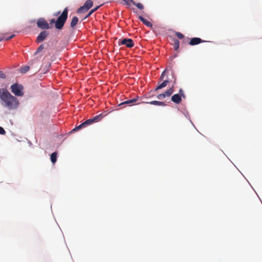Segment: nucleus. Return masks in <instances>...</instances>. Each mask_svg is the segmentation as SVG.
I'll use <instances>...</instances> for the list:
<instances>
[{
    "label": "nucleus",
    "mask_w": 262,
    "mask_h": 262,
    "mask_svg": "<svg viewBox=\"0 0 262 262\" xmlns=\"http://www.w3.org/2000/svg\"><path fill=\"white\" fill-rule=\"evenodd\" d=\"M100 6H97L96 7V8L92 9L89 13L88 14H87V15L86 16L85 18H87V17H89V16H90L94 12H95L99 8Z\"/></svg>",
    "instance_id": "nucleus-21"
},
{
    "label": "nucleus",
    "mask_w": 262,
    "mask_h": 262,
    "mask_svg": "<svg viewBox=\"0 0 262 262\" xmlns=\"http://www.w3.org/2000/svg\"><path fill=\"white\" fill-rule=\"evenodd\" d=\"M6 34H3L2 36H0V41L4 40H10V39H12V38H13L14 37L15 35L12 34L9 37H6Z\"/></svg>",
    "instance_id": "nucleus-18"
},
{
    "label": "nucleus",
    "mask_w": 262,
    "mask_h": 262,
    "mask_svg": "<svg viewBox=\"0 0 262 262\" xmlns=\"http://www.w3.org/2000/svg\"><path fill=\"white\" fill-rule=\"evenodd\" d=\"M206 41L201 39L200 38L194 37L190 39L189 44L191 46H194L198 45L202 42H204Z\"/></svg>",
    "instance_id": "nucleus-9"
},
{
    "label": "nucleus",
    "mask_w": 262,
    "mask_h": 262,
    "mask_svg": "<svg viewBox=\"0 0 262 262\" xmlns=\"http://www.w3.org/2000/svg\"><path fill=\"white\" fill-rule=\"evenodd\" d=\"M171 101L173 102L179 104L181 103L182 101V97H181L180 95L177 94H174L171 97Z\"/></svg>",
    "instance_id": "nucleus-10"
},
{
    "label": "nucleus",
    "mask_w": 262,
    "mask_h": 262,
    "mask_svg": "<svg viewBox=\"0 0 262 262\" xmlns=\"http://www.w3.org/2000/svg\"><path fill=\"white\" fill-rule=\"evenodd\" d=\"M138 101V98H133L132 99H129L128 100H126L122 103H121L120 105L122 104H129L130 106L132 105L133 104L136 103Z\"/></svg>",
    "instance_id": "nucleus-12"
},
{
    "label": "nucleus",
    "mask_w": 262,
    "mask_h": 262,
    "mask_svg": "<svg viewBox=\"0 0 262 262\" xmlns=\"http://www.w3.org/2000/svg\"><path fill=\"white\" fill-rule=\"evenodd\" d=\"M78 20H79V19L77 16H74L72 18L71 24H70L71 27L72 28H74V27L77 25V24L78 21Z\"/></svg>",
    "instance_id": "nucleus-16"
},
{
    "label": "nucleus",
    "mask_w": 262,
    "mask_h": 262,
    "mask_svg": "<svg viewBox=\"0 0 262 262\" xmlns=\"http://www.w3.org/2000/svg\"><path fill=\"white\" fill-rule=\"evenodd\" d=\"M134 5L136 6L138 9L140 10H142L144 9L143 5L141 3H136L134 1H133L132 3Z\"/></svg>",
    "instance_id": "nucleus-20"
},
{
    "label": "nucleus",
    "mask_w": 262,
    "mask_h": 262,
    "mask_svg": "<svg viewBox=\"0 0 262 262\" xmlns=\"http://www.w3.org/2000/svg\"><path fill=\"white\" fill-rule=\"evenodd\" d=\"M68 11V8L67 7L65 8L56 20L54 19H52L50 20V24L53 25L55 24V27L57 29L61 30L67 19Z\"/></svg>",
    "instance_id": "nucleus-2"
},
{
    "label": "nucleus",
    "mask_w": 262,
    "mask_h": 262,
    "mask_svg": "<svg viewBox=\"0 0 262 262\" xmlns=\"http://www.w3.org/2000/svg\"><path fill=\"white\" fill-rule=\"evenodd\" d=\"M37 27L43 30H47L52 28L43 18H39L36 22Z\"/></svg>",
    "instance_id": "nucleus-6"
},
{
    "label": "nucleus",
    "mask_w": 262,
    "mask_h": 262,
    "mask_svg": "<svg viewBox=\"0 0 262 262\" xmlns=\"http://www.w3.org/2000/svg\"><path fill=\"white\" fill-rule=\"evenodd\" d=\"M166 71V70H165L161 74V75L160 76V79L161 81L163 80L165 76V73Z\"/></svg>",
    "instance_id": "nucleus-27"
},
{
    "label": "nucleus",
    "mask_w": 262,
    "mask_h": 262,
    "mask_svg": "<svg viewBox=\"0 0 262 262\" xmlns=\"http://www.w3.org/2000/svg\"><path fill=\"white\" fill-rule=\"evenodd\" d=\"M147 103L150 104H152V105H159V106H165L166 105V104L165 102L158 101H152L148 102Z\"/></svg>",
    "instance_id": "nucleus-15"
},
{
    "label": "nucleus",
    "mask_w": 262,
    "mask_h": 262,
    "mask_svg": "<svg viewBox=\"0 0 262 262\" xmlns=\"http://www.w3.org/2000/svg\"><path fill=\"white\" fill-rule=\"evenodd\" d=\"M138 18L146 26L150 28L152 27V24L149 21H148L147 19H145L142 16H139Z\"/></svg>",
    "instance_id": "nucleus-11"
},
{
    "label": "nucleus",
    "mask_w": 262,
    "mask_h": 262,
    "mask_svg": "<svg viewBox=\"0 0 262 262\" xmlns=\"http://www.w3.org/2000/svg\"><path fill=\"white\" fill-rule=\"evenodd\" d=\"M30 69V67L29 66H25L20 69V71L22 73H26Z\"/></svg>",
    "instance_id": "nucleus-22"
},
{
    "label": "nucleus",
    "mask_w": 262,
    "mask_h": 262,
    "mask_svg": "<svg viewBox=\"0 0 262 262\" xmlns=\"http://www.w3.org/2000/svg\"><path fill=\"white\" fill-rule=\"evenodd\" d=\"M93 3L91 0H87L84 4L80 7L77 11L78 13H82L86 12L93 6Z\"/></svg>",
    "instance_id": "nucleus-5"
},
{
    "label": "nucleus",
    "mask_w": 262,
    "mask_h": 262,
    "mask_svg": "<svg viewBox=\"0 0 262 262\" xmlns=\"http://www.w3.org/2000/svg\"><path fill=\"white\" fill-rule=\"evenodd\" d=\"M174 82H173V83H176V77H174Z\"/></svg>",
    "instance_id": "nucleus-30"
},
{
    "label": "nucleus",
    "mask_w": 262,
    "mask_h": 262,
    "mask_svg": "<svg viewBox=\"0 0 262 262\" xmlns=\"http://www.w3.org/2000/svg\"><path fill=\"white\" fill-rule=\"evenodd\" d=\"M165 98L164 93L160 94L157 96V98L159 99H162Z\"/></svg>",
    "instance_id": "nucleus-26"
},
{
    "label": "nucleus",
    "mask_w": 262,
    "mask_h": 262,
    "mask_svg": "<svg viewBox=\"0 0 262 262\" xmlns=\"http://www.w3.org/2000/svg\"><path fill=\"white\" fill-rule=\"evenodd\" d=\"M102 118H103V115L102 114H99L98 115H97V116L94 117L92 118L88 119L87 120H86L85 121H84V122H83L79 125H78L77 127H76L75 128H74L72 130V132L79 130L80 129L82 128H85V127H87L88 125H90L93 123L97 122L100 121Z\"/></svg>",
    "instance_id": "nucleus-3"
},
{
    "label": "nucleus",
    "mask_w": 262,
    "mask_h": 262,
    "mask_svg": "<svg viewBox=\"0 0 262 262\" xmlns=\"http://www.w3.org/2000/svg\"><path fill=\"white\" fill-rule=\"evenodd\" d=\"M6 134V132L5 129L1 126H0V134L1 135H5Z\"/></svg>",
    "instance_id": "nucleus-28"
},
{
    "label": "nucleus",
    "mask_w": 262,
    "mask_h": 262,
    "mask_svg": "<svg viewBox=\"0 0 262 262\" xmlns=\"http://www.w3.org/2000/svg\"><path fill=\"white\" fill-rule=\"evenodd\" d=\"M168 82L169 80H165L163 82H162L161 83L159 84L158 85L157 88L156 89V91H157L158 90H160L165 87Z\"/></svg>",
    "instance_id": "nucleus-17"
},
{
    "label": "nucleus",
    "mask_w": 262,
    "mask_h": 262,
    "mask_svg": "<svg viewBox=\"0 0 262 262\" xmlns=\"http://www.w3.org/2000/svg\"><path fill=\"white\" fill-rule=\"evenodd\" d=\"M44 49V45L43 44L40 45L39 47L37 49L36 52H35V54H37L41 51Z\"/></svg>",
    "instance_id": "nucleus-23"
},
{
    "label": "nucleus",
    "mask_w": 262,
    "mask_h": 262,
    "mask_svg": "<svg viewBox=\"0 0 262 262\" xmlns=\"http://www.w3.org/2000/svg\"><path fill=\"white\" fill-rule=\"evenodd\" d=\"M12 92L17 96H23L24 95V87L22 85L14 83L11 86Z\"/></svg>",
    "instance_id": "nucleus-4"
},
{
    "label": "nucleus",
    "mask_w": 262,
    "mask_h": 262,
    "mask_svg": "<svg viewBox=\"0 0 262 262\" xmlns=\"http://www.w3.org/2000/svg\"><path fill=\"white\" fill-rule=\"evenodd\" d=\"M118 45H125L127 48H132L134 47V43L132 39L124 38L118 41Z\"/></svg>",
    "instance_id": "nucleus-7"
},
{
    "label": "nucleus",
    "mask_w": 262,
    "mask_h": 262,
    "mask_svg": "<svg viewBox=\"0 0 262 262\" xmlns=\"http://www.w3.org/2000/svg\"><path fill=\"white\" fill-rule=\"evenodd\" d=\"M2 105L9 110H16L19 104L18 99L5 89H0Z\"/></svg>",
    "instance_id": "nucleus-1"
},
{
    "label": "nucleus",
    "mask_w": 262,
    "mask_h": 262,
    "mask_svg": "<svg viewBox=\"0 0 262 262\" xmlns=\"http://www.w3.org/2000/svg\"><path fill=\"white\" fill-rule=\"evenodd\" d=\"M57 152H53L51 155V161L53 163H55L57 161Z\"/></svg>",
    "instance_id": "nucleus-19"
},
{
    "label": "nucleus",
    "mask_w": 262,
    "mask_h": 262,
    "mask_svg": "<svg viewBox=\"0 0 262 262\" xmlns=\"http://www.w3.org/2000/svg\"><path fill=\"white\" fill-rule=\"evenodd\" d=\"M48 35H49V33L47 31H46L45 30L42 31L37 36L36 39V42L37 43H40V42H42L47 38V37L48 36Z\"/></svg>",
    "instance_id": "nucleus-8"
},
{
    "label": "nucleus",
    "mask_w": 262,
    "mask_h": 262,
    "mask_svg": "<svg viewBox=\"0 0 262 262\" xmlns=\"http://www.w3.org/2000/svg\"><path fill=\"white\" fill-rule=\"evenodd\" d=\"M0 78H3V79L6 78V76L5 75L4 73L1 71H0Z\"/></svg>",
    "instance_id": "nucleus-29"
},
{
    "label": "nucleus",
    "mask_w": 262,
    "mask_h": 262,
    "mask_svg": "<svg viewBox=\"0 0 262 262\" xmlns=\"http://www.w3.org/2000/svg\"><path fill=\"white\" fill-rule=\"evenodd\" d=\"M59 13H60V12H58L57 13L56 15H58V14H59Z\"/></svg>",
    "instance_id": "nucleus-31"
},
{
    "label": "nucleus",
    "mask_w": 262,
    "mask_h": 262,
    "mask_svg": "<svg viewBox=\"0 0 262 262\" xmlns=\"http://www.w3.org/2000/svg\"><path fill=\"white\" fill-rule=\"evenodd\" d=\"M176 35L177 36V37L178 38H179V39H183L184 37V35L180 32H176Z\"/></svg>",
    "instance_id": "nucleus-24"
},
{
    "label": "nucleus",
    "mask_w": 262,
    "mask_h": 262,
    "mask_svg": "<svg viewBox=\"0 0 262 262\" xmlns=\"http://www.w3.org/2000/svg\"><path fill=\"white\" fill-rule=\"evenodd\" d=\"M172 45L173 47V49L175 51H177L179 48V41L176 38L172 39Z\"/></svg>",
    "instance_id": "nucleus-14"
},
{
    "label": "nucleus",
    "mask_w": 262,
    "mask_h": 262,
    "mask_svg": "<svg viewBox=\"0 0 262 262\" xmlns=\"http://www.w3.org/2000/svg\"><path fill=\"white\" fill-rule=\"evenodd\" d=\"M173 92H174V85H172L168 90H167L166 91H165L164 93L165 97H166L170 96Z\"/></svg>",
    "instance_id": "nucleus-13"
},
{
    "label": "nucleus",
    "mask_w": 262,
    "mask_h": 262,
    "mask_svg": "<svg viewBox=\"0 0 262 262\" xmlns=\"http://www.w3.org/2000/svg\"><path fill=\"white\" fill-rule=\"evenodd\" d=\"M179 94L180 95L181 97H183V98H185V97H186L184 93L183 90L182 89H180Z\"/></svg>",
    "instance_id": "nucleus-25"
}]
</instances>
